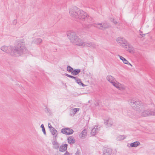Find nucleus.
<instances>
[{
	"mask_svg": "<svg viewBox=\"0 0 155 155\" xmlns=\"http://www.w3.org/2000/svg\"><path fill=\"white\" fill-rule=\"evenodd\" d=\"M1 50L12 55L18 57L27 51L24 40L21 39L18 41L17 44L14 46L4 45L1 48Z\"/></svg>",
	"mask_w": 155,
	"mask_h": 155,
	"instance_id": "nucleus-1",
	"label": "nucleus"
},
{
	"mask_svg": "<svg viewBox=\"0 0 155 155\" xmlns=\"http://www.w3.org/2000/svg\"><path fill=\"white\" fill-rule=\"evenodd\" d=\"M130 105L136 110L139 116L147 117L149 115H155V109H146L142 105V102L137 99H132L129 100Z\"/></svg>",
	"mask_w": 155,
	"mask_h": 155,
	"instance_id": "nucleus-2",
	"label": "nucleus"
},
{
	"mask_svg": "<svg viewBox=\"0 0 155 155\" xmlns=\"http://www.w3.org/2000/svg\"><path fill=\"white\" fill-rule=\"evenodd\" d=\"M69 13L70 15L75 18L78 19L81 21H85V23H84V24L87 22L91 23L92 21V18L89 17L87 13L82 10H81L78 8H77L74 9H70Z\"/></svg>",
	"mask_w": 155,
	"mask_h": 155,
	"instance_id": "nucleus-3",
	"label": "nucleus"
},
{
	"mask_svg": "<svg viewBox=\"0 0 155 155\" xmlns=\"http://www.w3.org/2000/svg\"><path fill=\"white\" fill-rule=\"evenodd\" d=\"M67 35L71 43L74 45L80 46L82 40L76 35L75 32L69 31L68 32Z\"/></svg>",
	"mask_w": 155,
	"mask_h": 155,
	"instance_id": "nucleus-4",
	"label": "nucleus"
},
{
	"mask_svg": "<svg viewBox=\"0 0 155 155\" xmlns=\"http://www.w3.org/2000/svg\"><path fill=\"white\" fill-rule=\"evenodd\" d=\"M92 26L100 29H103V24L101 23H97L92 24V20L91 23H86L84 24V28H89Z\"/></svg>",
	"mask_w": 155,
	"mask_h": 155,
	"instance_id": "nucleus-5",
	"label": "nucleus"
},
{
	"mask_svg": "<svg viewBox=\"0 0 155 155\" xmlns=\"http://www.w3.org/2000/svg\"><path fill=\"white\" fill-rule=\"evenodd\" d=\"M61 132L63 134L66 135H71L73 134L74 131L72 129L69 128H64L61 129Z\"/></svg>",
	"mask_w": 155,
	"mask_h": 155,
	"instance_id": "nucleus-6",
	"label": "nucleus"
},
{
	"mask_svg": "<svg viewBox=\"0 0 155 155\" xmlns=\"http://www.w3.org/2000/svg\"><path fill=\"white\" fill-rule=\"evenodd\" d=\"M114 86L120 90H123L125 89V87L123 85L121 84L117 81H114L112 84Z\"/></svg>",
	"mask_w": 155,
	"mask_h": 155,
	"instance_id": "nucleus-7",
	"label": "nucleus"
},
{
	"mask_svg": "<svg viewBox=\"0 0 155 155\" xmlns=\"http://www.w3.org/2000/svg\"><path fill=\"white\" fill-rule=\"evenodd\" d=\"M117 43L122 47L124 46L127 41L124 38L121 37H118L117 39Z\"/></svg>",
	"mask_w": 155,
	"mask_h": 155,
	"instance_id": "nucleus-8",
	"label": "nucleus"
},
{
	"mask_svg": "<svg viewBox=\"0 0 155 155\" xmlns=\"http://www.w3.org/2000/svg\"><path fill=\"white\" fill-rule=\"evenodd\" d=\"M123 46V47L126 50L130 52H131L133 51V47L127 42V41L126 42V43Z\"/></svg>",
	"mask_w": 155,
	"mask_h": 155,
	"instance_id": "nucleus-9",
	"label": "nucleus"
},
{
	"mask_svg": "<svg viewBox=\"0 0 155 155\" xmlns=\"http://www.w3.org/2000/svg\"><path fill=\"white\" fill-rule=\"evenodd\" d=\"M104 124L106 125L109 127L113 125V122L111 119L108 118L105 120Z\"/></svg>",
	"mask_w": 155,
	"mask_h": 155,
	"instance_id": "nucleus-10",
	"label": "nucleus"
},
{
	"mask_svg": "<svg viewBox=\"0 0 155 155\" xmlns=\"http://www.w3.org/2000/svg\"><path fill=\"white\" fill-rule=\"evenodd\" d=\"M106 79L112 84L114 81H116L115 78L112 76L110 75H108L106 77Z\"/></svg>",
	"mask_w": 155,
	"mask_h": 155,
	"instance_id": "nucleus-11",
	"label": "nucleus"
},
{
	"mask_svg": "<svg viewBox=\"0 0 155 155\" xmlns=\"http://www.w3.org/2000/svg\"><path fill=\"white\" fill-rule=\"evenodd\" d=\"M91 42H83V41L82 40L80 46H82L83 47L87 46L90 47H91Z\"/></svg>",
	"mask_w": 155,
	"mask_h": 155,
	"instance_id": "nucleus-12",
	"label": "nucleus"
},
{
	"mask_svg": "<svg viewBox=\"0 0 155 155\" xmlns=\"http://www.w3.org/2000/svg\"><path fill=\"white\" fill-rule=\"evenodd\" d=\"M67 140L68 143L71 144H74L75 142V140L72 136H69Z\"/></svg>",
	"mask_w": 155,
	"mask_h": 155,
	"instance_id": "nucleus-13",
	"label": "nucleus"
},
{
	"mask_svg": "<svg viewBox=\"0 0 155 155\" xmlns=\"http://www.w3.org/2000/svg\"><path fill=\"white\" fill-rule=\"evenodd\" d=\"M67 147L68 145L67 144L62 145L59 148V151L62 152L65 151L67 149Z\"/></svg>",
	"mask_w": 155,
	"mask_h": 155,
	"instance_id": "nucleus-14",
	"label": "nucleus"
},
{
	"mask_svg": "<svg viewBox=\"0 0 155 155\" xmlns=\"http://www.w3.org/2000/svg\"><path fill=\"white\" fill-rule=\"evenodd\" d=\"M99 129L97 128V126H95L91 130V134L93 136H94L97 133Z\"/></svg>",
	"mask_w": 155,
	"mask_h": 155,
	"instance_id": "nucleus-15",
	"label": "nucleus"
},
{
	"mask_svg": "<svg viewBox=\"0 0 155 155\" xmlns=\"http://www.w3.org/2000/svg\"><path fill=\"white\" fill-rule=\"evenodd\" d=\"M53 145V147L55 149H58L59 147V144L56 140L54 141L52 143Z\"/></svg>",
	"mask_w": 155,
	"mask_h": 155,
	"instance_id": "nucleus-16",
	"label": "nucleus"
},
{
	"mask_svg": "<svg viewBox=\"0 0 155 155\" xmlns=\"http://www.w3.org/2000/svg\"><path fill=\"white\" fill-rule=\"evenodd\" d=\"M81 72V69H77L73 70L71 72V74L73 75H76L78 74Z\"/></svg>",
	"mask_w": 155,
	"mask_h": 155,
	"instance_id": "nucleus-17",
	"label": "nucleus"
},
{
	"mask_svg": "<svg viewBox=\"0 0 155 155\" xmlns=\"http://www.w3.org/2000/svg\"><path fill=\"white\" fill-rule=\"evenodd\" d=\"M140 144V143L139 142L137 141L131 143L130 144V146L131 147H136Z\"/></svg>",
	"mask_w": 155,
	"mask_h": 155,
	"instance_id": "nucleus-18",
	"label": "nucleus"
},
{
	"mask_svg": "<svg viewBox=\"0 0 155 155\" xmlns=\"http://www.w3.org/2000/svg\"><path fill=\"white\" fill-rule=\"evenodd\" d=\"M42 41V39L39 38H37L33 40V42L35 44L38 45L41 43Z\"/></svg>",
	"mask_w": 155,
	"mask_h": 155,
	"instance_id": "nucleus-19",
	"label": "nucleus"
},
{
	"mask_svg": "<svg viewBox=\"0 0 155 155\" xmlns=\"http://www.w3.org/2000/svg\"><path fill=\"white\" fill-rule=\"evenodd\" d=\"M118 56L120 58V59L123 61L124 64H126L129 63V61L122 56H120L119 55H118Z\"/></svg>",
	"mask_w": 155,
	"mask_h": 155,
	"instance_id": "nucleus-20",
	"label": "nucleus"
},
{
	"mask_svg": "<svg viewBox=\"0 0 155 155\" xmlns=\"http://www.w3.org/2000/svg\"><path fill=\"white\" fill-rule=\"evenodd\" d=\"M103 29H106L109 28L110 27V24L107 23H103Z\"/></svg>",
	"mask_w": 155,
	"mask_h": 155,
	"instance_id": "nucleus-21",
	"label": "nucleus"
},
{
	"mask_svg": "<svg viewBox=\"0 0 155 155\" xmlns=\"http://www.w3.org/2000/svg\"><path fill=\"white\" fill-rule=\"evenodd\" d=\"M52 134L55 137H56L57 135V131L54 128H51V130H50Z\"/></svg>",
	"mask_w": 155,
	"mask_h": 155,
	"instance_id": "nucleus-22",
	"label": "nucleus"
},
{
	"mask_svg": "<svg viewBox=\"0 0 155 155\" xmlns=\"http://www.w3.org/2000/svg\"><path fill=\"white\" fill-rule=\"evenodd\" d=\"M87 134V130L85 129H84L81 132L80 134L81 137H84Z\"/></svg>",
	"mask_w": 155,
	"mask_h": 155,
	"instance_id": "nucleus-23",
	"label": "nucleus"
},
{
	"mask_svg": "<svg viewBox=\"0 0 155 155\" xmlns=\"http://www.w3.org/2000/svg\"><path fill=\"white\" fill-rule=\"evenodd\" d=\"M125 138V137L124 135H120L117 136V140L120 141L122 140H123Z\"/></svg>",
	"mask_w": 155,
	"mask_h": 155,
	"instance_id": "nucleus-24",
	"label": "nucleus"
},
{
	"mask_svg": "<svg viewBox=\"0 0 155 155\" xmlns=\"http://www.w3.org/2000/svg\"><path fill=\"white\" fill-rule=\"evenodd\" d=\"M77 83L80 85H82V86L84 87L85 86V85L82 82L81 80L80 79L78 78L76 79V81Z\"/></svg>",
	"mask_w": 155,
	"mask_h": 155,
	"instance_id": "nucleus-25",
	"label": "nucleus"
},
{
	"mask_svg": "<svg viewBox=\"0 0 155 155\" xmlns=\"http://www.w3.org/2000/svg\"><path fill=\"white\" fill-rule=\"evenodd\" d=\"M67 70L68 72H71H71L72 71H73V69L70 66H67Z\"/></svg>",
	"mask_w": 155,
	"mask_h": 155,
	"instance_id": "nucleus-26",
	"label": "nucleus"
},
{
	"mask_svg": "<svg viewBox=\"0 0 155 155\" xmlns=\"http://www.w3.org/2000/svg\"><path fill=\"white\" fill-rule=\"evenodd\" d=\"M97 47L96 45L94 42H91V47L93 48H95Z\"/></svg>",
	"mask_w": 155,
	"mask_h": 155,
	"instance_id": "nucleus-27",
	"label": "nucleus"
},
{
	"mask_svg": "<svg viewBox=\"0 0 155 155\" xmlns=\"http://www.w3.org/2000/svg\"><path fill=\"white\" fill-rule=\"evenodd\" d=\"M41 127L42 128V131L45 135L46 134V132L45 128L43 124H42L41 126Z\"/></svg>",
	"mask_w": 155,
	"mask_h": 155,
	"instance_id": "nucleus-28",
	"label": "nucleus"
},
{
	"mask_svg": "<svg viewBox=\"0 0 155 155\" xmlns=\"http://www.w3.org/2000/svg\"><path fill=\"white\" fill-rule=\"evenodd\" d=\"M79 110V108H75L74 109H72V112L74 113H76L78 110Z\"/></svg>",
	"mask_w": 155,
	"mask_h": 155,
	"instance_id": "nucleus-29",
	"label": "nucleus"
},
{
	"mask_svg": "<svg viewBox=\"0 0 155 155\" xmlns=\"http://www.w3.org/2000/svg\"><path fill=\"white\" fill-rule=\"evenodd\" d=\"M45 109H46V112L48 113H50L51 110H50V109H49L47 107H46Z\"/></svg>",
	"mask_w": 155,
	"mask_h": 155,
	"instance_id": "nucleus-30",
	"label": "nucleus"
},
{
	"mask_svg": "<svg viewBox=\"0 0 155 155\" xmlns=\"http://www.w3.org/2000/svg\"><path fill=\"white\" fill-rule=\"evenodd\" d=\"M17 23V20L15 19L13 21L12 23L14 25H15Z\"/></svg>",
	"mask_w": 155,
	"mask_h": 155,
	"instance_id": "nucleus-31",
	"label": "nucleus"
},
{
	"mask_svg": "<svg viewBox=\"0 0 155 155\" xmlns=\"http://www.w3.org/2000/svg\"><path fill=\"white\" fill-rule=\"evenodd\" d=\"M65 75L67 76V77H69V78H73V76H72V75H69L68 74H66Z\"/></svg>",
	"mask_w": 155,
	"mask_h": 155,
	"instance_id": "nucleus-32",
	"label": "nucleus"
},
{
	"mask_svg": "<svg viewBox=\"0 0 155 155\" xmlns=\"http://www.w3.org/2000/svg\"><path fill=\"white\" fill-rule=\"evenodd\" d=\"M140 35H141V36L142 37L144 36V35L146 34H142V31H140Z\"/></svg>",
	"mask_w": 155,
	"mask_h": 155,
	"instance_id": "nucleus-33",
	"label": "nucleus"
},
{
	"mask_svg": "<svg viewBox=\"0 0 155 155\" xmlns=\"http://www.w3.org/2000/svg\"><path fill=\"white\" fill-rule=\"evenodd\" d=\"M103 155H111L108 152H106L104 153Z\"/></svg>",
	"mask_w": 155,
	"mask_h": 155,
	"instance_id": "nucleus-34",
	"label": "nucleus"
},
{
	"mask_svg": "<svg viewBox=\"0 0 155 155\" xmlns=\"http://www.w3.org/2000/svg\"><path fill=\"white\" fill-rule=\"evenodd\" d=\"M112 21L116 25L117 24V22L116 21H114V19H112Z\"/></svg>",
	"mask_w": 155,
	"mask_h": 155,
	"instance_id": "nucleus-35",
	"label": "nucleus"
},
{
	"mask_svg": "<svg viewBox=\"0 0 155 155\" xmlns=\"http://www.w3.org/2000/svg\"><path fill=\"white\" fill-rule=\"evenodd\" d=\"M70 154L69 153L68 151H66L65 153H64V155H69Z\"/></svg>",
	"mask_w": 155,
	"mask_h": 155,
	"instance_id": "nucleus-36",
	"label": "nucleus"
},
{
	"mask_svg": "<svg viewBox=\"0 0 155 155\" xmlns=\"http://www.w3.org/2000/svg\"><path fill=\"white\" fill-rule=\"evenodd\" d=\"M72 78L74 79L75 80V81H76V79H77L78 78H77L75 77H74L73 76V78Z\"/></svg>",
	"mask_w": 155,
	"mask_h": 155,
	"instance_id": "nucleus-37",
	"label": "nucleus"
},
{
	"mask_svg": "<svg viewBox=\"0 0 155 155\" xmlns=\"http://www.w3.org/2000/svg\"><path fill=\"white\" fill-rule=\"evenodd\" d=\"M48 127L50 129V130L51 129V128H53V127H52L51 125H50V126H48Z\"/></svg>",
	"mask_w": 155,
	"mask_h": 155,
	"instance_id": "nucleus-38",
	"label": "nucleus"
},
{
	"mask_svg": "<svg viewBox=\"0 0 155 155\" xmlns=\"http://www.w3.org/2000/svg\"><path fill=\"white\" fill-rule=\"evenodd\" d=\"M127 64H128L129 65H130V66H132V65L130 63H129H129H128Z\"/></svg>",
	"mask_w": 155,
	"mask_h": 155,
	"instance_id": "nucleus-39",
	"label": "nucleus"
},
{
	"mask_svg": "<svg viewBox=\"0 0 155 155\" xmlns=\"http://www.w3.org/2000/svg\"><path fill=\"white\" fill-rule=\"evenodd\" d=\"M50 125H51V124H50V123H49L48 124V126H50Z\"/></svg>",
	"mask_w": 155,
	"mask_h": 155,
	"instance_id": "nucleus-40",
	"label": "nucleus"
}]
</instances>
